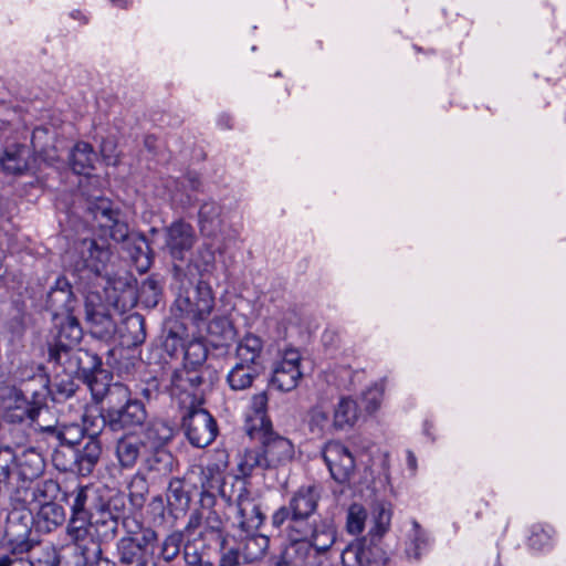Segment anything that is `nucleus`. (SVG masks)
<instances>
[{
  "instance_id": "1",
  "label": "nucleus",
  "mask_w": 566,
  "mask_h": 566,
  "mask_svg": "<svg viewBox=\"0 0 566 566\" xmlns=\"http://www.w3.org/2000/svg\"><path fill=\"white\" fill-rule=\"evenodd\" d=\"M222 499L235 510L234 524L245 533L238 538L235 551L243 564H252L261 560L269 548L270 539L262 534H250L263 523V514L244 480L235 479L230 485L223 483L220 488Z\"/></svg>"
},
{
  "instance_id": "2",
  "label": "nucleus",
  "mask_w": 566,
  "mask_h": 566,
  "mask_svg": "<svg viewBox=\"0 0 566 566\" xmlns=\"http://www.w3.org/2000/svg\"><path fill=\"white\" fill-rule=\"evenodd\" d=\"M87 210L97 222L99 229L114 241L125 242V249L139 271H146L151 259L148 244L144 238H135L129 234V228L118 209L112 207V202L102 197L88 200Z\"/></svg>"
},
{
  "instance_id": "3",
  "label": "nucleus",
  "mask_w": 566,
  "mask_h": 566,
  "mask_svg": "<svg viewBox=\"0 0 566 566\" xmlns=\"http://www.w3.org/2000/svg\"><path fill=\"white\" fill-rule=\"evenodd\" d=\"M93 397L106 403L103 418L112 430L133 429L147 419L144 403L130 397L128 387L120 382L109 384L106 388H94Z\"/></svg>"
},
{
  "instance_id": "4",
  "label": "nucleus",
  "mask_w": 566,
  "mask_h": 566,
  "mask_svg": "<svg viewBox=\"0 0 566 566\" xmlns=\"http://www.w3.org/2000/svg\"><path fill=\"white\" fill-rule=\"evenodd\" d=\"M290 546L286 555L297 564H306L316 556L327 552L336 541V526L329 518L312 521V527L302 528V533L294 534L292 528H285Z\"/></svg>"
},
{
  "instance_id": "5",
  "label": "nucleus",
  "mask_w": 566,
  "mask_h": 566,
  "mask_svg": "<svg viewBox=\"0 0 566 566\" xmlns=\"http://www.w3.org/2000/svg\"><path fill=\"white\" fill-rule=\"evenodd\" d=\"M321 493L315 485H303L291 496L289 504L281 506L272 515V525L276 528L287 523L294 534L302 533V528L312 527L310 518L316 512Z\"/></svg>"
},
{
  "instance_id": "6",
  "label": "nucleus",
  "mask_w": 566,
  "mask_h": 566,
  "mask_svg": "<svg viewBox=\"0 0 566 566\" xmlns=\"http://www.w3.org/2000/svg\"><path fill=\"white\" fill-rule=\"evenodd\" d=\"M76 253L78 260L75 262L74 268L77 272H87L104 282L103 287L105 291L111 286L114 290L117 289L116 285L120 284V282L112 279L107 270L112 252L106 243H98L94 239H84L76 245Z\"/></svg>"
},
{
  "instance_id": "7",
  "label": "nucleus",
  "mask_w": 566,
  "mask_h": 566,
  "mask_svg": "<svg viewBox=\"0 0 566 566\" xmlns=\"http://www.w3.org/2000/svg\"><path fill=\"white\" fill-rule=\"evenodd\" d=\"M34 516L27 509H14L7 517L4 532L6 551L13 555L31 552L40 545V541L32 536Z\"/></svg>"
},
{
  "instance_id": "8",
  "label": "nucleus",
  "mask_w": 566,
  "mask_h": 566,
  "mask_svg": "<svg viewBox=\"0 0 566 566\" xmlns=\"http://www.w3.org/2000/svg\"><path fill=\"white\" fill-rule=\"evenodd\" d=\"M182 429L188 441L197 448L209 446L217 437L213 417L203 408L191 405L182 417Z\"/></svg>"
},
{
  "instance_id": "9",
  "label": "nucleus",
  "mask_w": 566,
  "mask_h": 566,
  "mask_svg": "<svg viewBox=\"0 0 566 566\" xmlns=\"http://www.w3.org/2000/svg\"><path fill=\"white\" fill-rule=\"evenodd\" d=\"M176 307L193 322L207 319L214 307V296L209 283L200 280L195 289L176 300Z\"/></svg>"
},
{
  "instance_id": "10",
  "label": "nucleus",
  "mask_w": 566,
  "mask_h": 566,
  "mask_svg": "<svg viewBox=\"0 0 566 566\" xmlns=\"http://www.w3.org/2000/svg\"><path fill=\"white\" fill-rule=\"evenodd\" d=\"M125 509L124 497L120 495L103 500L91 517V526L98 541L113 539L118 530V520Z\"/></svg>"
},
{
  "instance_id": "11",
  "label": "nucleus",
  "mask_w": 566,
  "mask_h": 566,
  "mask_svg": "<svg viewBox=\"0 0 566 566\" xmlns=\"http://www.w3.org/2000/svg\"><path fill=\"white\" fill-rule=\"evenodd\" d=\"M340 558L342 566H385L387 563L382 547L367 537L348 544Z\"/></svg>"
},
{
  "instance_id": "12",
  "label": "nucleus",
  "mask_w": 566,
  "mask_h": 566,
  "mask_svg": "<svg viewBox=\"0 0 566 566\" xmlns=\"http://www.w3.org/2000/svg\"><path fill=\"white\" fill-rule=\"evenodd\" d=\"M65 531L70 543L80 552L85 563L101 555L102 549L95 541L96 535L91 526V518L71 515Z\"/></svg>"
},
{
  "instance_id": "13",
  "label": "nucleus",
  "mask_w": 566,
  "mask_h": 566,
  "mask_svg": "<svg viewBox=\"0 0 566 566\" xmlns=\"http://www.w3.org/2000/svg\"><path fill=\"white\" fill-rule=\"evenodd\" d=\"M250 438L261 442L262 452L265 458L264 463L268 464L269 469L285 465L294 457V446L292 442L273 432L272 428L262 430Z\"/></svg>"
},
{
  "instance_id": "14",
  "label": "nucleus",
  "mask_w": 566,
  "mask_h": 566,
  "mask_svg": "<svg viewBox=\"0 0 566 566\" xmlns=\"http://www.w3.org/2000/svg\"><path fill=\"white\" fill-rule=\"evenodd\" d=\"M301 359L297 349H286L282 358L273 366L271 385L280 391L295 389L303 376L300 367Z\"/></svg>"
},
{
  "instance_id": "15",
  "label": "nucleus",
  "mask_w": 566,
  "mask_h": 566,
  "mask_svg": "<svg viewBox=\"0 0 566 566\" xmlns=\"http://www.w3.org/2000/svg\"><path fill=\"white\" fill-rule=\"evenodd\" d=\"M323 458L333 479L339 483L346 482L355 469V461L349 450L337 441L326 443Z\"/></svg>"
},
{
  "instance_id": "16",
  "label": "nucleus",
  "mask_w": 566,
  "mask_h": 566,
  "mask_svg": "<svg viewBox=\"0 0 566 566\" xmlns=\"http://www.w3.org/2000/svg\"><path fill=\"white\" fill-rule=\"evenodd\" d=\"M85 318L91 333L99 338L111 335L115 325L97 293H90L85 300Z\"/></svg>"
},
{
  "instance_id": "17",
  "label": "nucleus",
  "mask_w": 566,
  "mask_h": 566,
  "mask_svg": "<svg viewBox=\"0 0 566 566\" xmlns=\"http://www.w3.org/2000/svg\"><path fill=\"white\" fill-rule=\"evenodd\" d=\"M76 300L66 279L60 277L51 287L46 297V306L52 312L53 321L61 316L72 314L75 310Z\"/></svg>"
},
{
  "instance_id": "18",
  "label": "nucleus",
  "mask_w": 566,
  "mask_h": 566,
  "mask_svg": "<svg viewBox=\"0 0 566 566\" xmlns=\"http://www.w3.org/2000/svg\"><path fill=\"white\" fill-rule=\"evenodd\" d=\"M223 530L221 516L211 509L195 510L190 513L185 532L188 535L198 534L205 537L208 534L220 536Z\"/></svg>"
},
{
  "instance_id": "19",
  "label": "nucleus",
  "mask_w": 566,
  "mask_h": 566,
  "mask_svg": "<svg viewBox=\"0 0 566 566\" xmlns=\"http://www.w3.org/2000/svg\"><path fill=\"white\" fill-rule=\"evenodd\" d=\"M196 241L193 228L184 221L174 222L166 230V247L174 259L182 260Z\"/></svg>"
},
{
  "instance_id": "20",
  "label": "nucleus",
  "mask_w": 566,
  "mask_h": 566,
  "mask_svg": "<svg viewBox=\"0 0 566 566\" xmlns=\"http://www.w3.org/2000/svg\"><path fill=\"white\" fill-rule=\"evenodd\" d=\"M35 158L27 145L12 144L6 147L0 164L8 174L22 175L34 167Z\"/></svg>"
},
{
  "instance_id": "21",
  "label": "nucleus",
  "mask_w": 566,
  "mask_h": 566,
  "mask_svg": "<svg viewBox=\"0 0 566 566\" xmlns=\"http://www.w3.org/2000/svg\"><path fill=\"white\" fill-rule=\"evenodd\" d=\"M146 453V443L135 434H126L119 438L115 446L116 459L122 469H133Z\"/></svg>"
},
{
  "instance_id": "22",
  "label": "nucleus",
  "mask_w": 566,
  "mask_h": 566,
  "mask_svg": "<svg viewBox=\"0 0 566 566\" xmlns=\"http://www.w3.org/2000/svg\"><path fill=\"white\" fill-rule=\"evenodd\" d=\"M268 402L269 397L265 391L258 392L252 396L250 410L251 415L248 416L244 430L249 437H254L262 430H269L272 422L268 417Z\"/></svg>"
},
{
  "instance_id": "23",
  "label": "nucleus",
  "mask_w": 566,
  "mask_h": 566,
  "mask_svg": "<svg viewBox=\"0 0 566 566\" xmlns=\"http://www.w3.org/2000/svg\"><path fill=\"white\" fill-rule=\"evenodd\" d=\"M78 374L75 377L83 379L91 391L94 388H106L99 379L104 377V370L101 369L102 361L99 357L84 349H78Z\"/></svg>"
},
{
  "instance_id": "24",
  "label": "nucleus",
  "mask_w": 566,
  "mask_h": 566,
  "mask_svg": "<svg viewBox=\"0 0 566 566\" xmlns=\"http://www.w3.org/2000/svg\"><path fill=\"white\" fill-rule=\"evenodd\" d=\"M69 496L72 499L70 503L71 515L91 518L93 512L97 509V504L102 503L103 499L97 494L96 490L92 486H76Z\"/></svg>"
},
{
  "instance_id": "25",
  "label": "nucleus",
  "mask_w": 566,
  "mask_h": 566,
  "mask_svg": "<svg viewBox=\"0 0 566 566\" xmlns=\"http://www.w3.org/2000/svg\"><path fill=\"white\" fill-rule=\"evenodd\" d=\"M235 359L237 363L264 370L262 339L253 334H247L237 345Z\"/></svg>"
},
{
  "instance_id": "26",
  "label": "nucleus",
  "mask_w": 566,
  "mask_h": 566,
  "mask_svg": "<svg viewBox=\"0 0 566 566\" xmlns=\"http://www.w3.org/2000/svg\"><path fill=\"white\" fill-rule=\"evenodd\" d=\"M42 412L43 410L35 408H27L23 410V415H27L30 418L38 430L51 434L60 444L73 446L77 442V436L81 434V429L77 426H64L62 428H59L55 424L44 426L38 420V417H40Z\"/></svg>"
},
{
  "instance_id": "27",
  "label": "nucleus",
  "mask_w": 566,
  "mask_h": 566,
  "mask_svg": "<svg viewBox=\"0 0 566 566\" xmlns=\"http://www.w3.org/2000/svg\"><path fill=\"white\" fill-rule=\"evenodd\" d=\"M44 470V460L34 449H25L17 455L15 473L22 481L38 479Z\"/></svg>"
},
{
  "instance_id": "28",
  "label": "nucleus",
  "mask_w": 566,
  "mask_h": 566,
  "mask_svg": "<svg viewBox=\"0 0 566 566\" xmlns=\"http://www.w3.org/2000/svg\"><path fill=\"white\" fill-rule=\"evenodd\" d=\"M57 333L53 345L77 346L83 337V331L76 316L66 314L54 321Z\"/></svg>"
},
{
  "instance_id": "29",
  "label": "nucleus",
  "mask_w": 566,
  "mask_h": 566,
  "mask_svg": "<svg viewBox=\"0 0 566 566\" xmlns=\"http://www.w3.org/2000/svg\"><path fill=\"white\" fill-rule=\"evenodd\" d=\"M65 521V511L62 505L54 502L43 503L36 515L34 523L41 532L50 533L61 526Z\"/></svg>"
},
{
  "instance_id": "30",
  "label": "nucleus",
  "mask_w": 566,
  "mask_h": 566,
  "mask_svg": "<svg viewBox=\"0 0 566 566\" xmlns=\"http://www.w3.org/2000/svg\"><path fill=\"white\" fill-rule=\"evenodd\" d=\"M78 349L77 346L52 345L49 357L63 368L66 377H75V374H78Z\"/></svg>"
},
{
  "instance_id": "31",
  "label": "nucleus",
  "mask_w": 566,
  "mask_h": 566,
  "mask_svg": "<svg viewBox=\"0 0 566 566\" xmlns=\"http://www.w3.org/2000/svg\"><path fill=\"white\" fill-rule=\"evenodd\" d=\"M144 437L147 449H163L172 439L174 428L166 420L155 419L148 423Z\"/></svg>"
},
{
  "instance_id": "32",
  "label": "nucleus",
  "mask_w": 566,
  "mask_h": 566,
  "mask_svg": "<svg viewBox=\"0 0 566 566\" xmlns=\"http://www.w3.org/2000/svg\"><path fill=\"white\" fill-rule=\"evenodd\" d=\"M143 469L150 474L154 479L166 476L171 471L172 457L164 449H147L144 455Z\"/></svg>"
},
{
  "instance_id": "33",
  "label": "nucleus",
  "mask_w": 566,
  "mask_h": 566,
  "mask_svg": "<svg viewBox=\"0 0 566 566\" xmlns=\"http://www.w3.org/2000/svg\"><path fill=\"white\" fill-rule=\"evenodd\" d=\"M262 371L263 370L256 369L255 367L235 361L227 375V382L234 391L245 390L253 385L254 380Z\"/></svg>"
},
{
  "instance_id": "34",
  "label": "nucleus",
  "mask_w": 566,
  "mask_h": 566,
  "mask_svg": "<svg viewBox=\"0 0 566 566\" xmlns=\"http://www.w3.org/2000/svg\"><path fill=\"white\" fill-rule=\"evenodd\" d=\"M359 418V409L355 400L349 397H343L334 410L333 426L343 430L352 428Z\"/></svg>"
},
{
  "instance_id": "35",
  "label": "nucleus",
  "mask_w": 566,
  "mask_h": 566,
  "mask_svg": "<svg viewBox=\"0 0 566 566\" xmlns=\"http://www.w3.org/2000/svg\"><path fill=\"white\" fill-rule=\"evenodd\" d=\"M96 155L92 146L87 143H77L70 155V165L72 170L78 175H88L93 168Z\"/></svg>"
},
{
  "instance_id": "36",
  "label": "nucleus",
  "mask_w": 566,
  "mask_h": 566,
  "mask_svg": "<svg viewBox=\"0 0 566 566\" xmlns=\"http://www.w3.org/2000/svg\"><path fill=\"white\" fill-rule=\"evenodd\" d=\"M101 453L102 447L99 441L94 437H90L76 458L78 472L82 475L90 474L98 462Z\"/></svg>"
},
{
  "instance_id": "37",
  "label": "nucleus",
  "mask_w": 566,
  "mask_h": 566,
  "mask_svg": "<svg viewBox=\"0 0 566 566\" xmlns=\"http://www.w3.org/2000/svg\"><path fill=\"white\" fill-rule=\"evenodd\" d=\"M392 511L390 504L378 502L373 509V526L369 531L371 537H382L390 527Z\"/></svg>"
},
{
  "instance_id": "38",
  "label": "nucleus",
  "mask_w": 566,
  "mask_h": 566,
  "mask_svg": "<svg viewBox=\"0 0 566 566\" xmlns=\"http://www.w3.org/2000/svg\"><path fill=\"white\" fill-rule=\"evenodd\" d=\"M220 207L213 202H205L199 210V222L201 231L211 235L213 234L221 224L220 219Z\"/></svg>"
},
{
  "instance_id": "39",
  "label": "nucleus",
  "mask_w": 566,
  "mask_h": 566,
  "mask_svg": "<svg viewBox=\"0 0 566 566\" xmlns=\"http://www.w3.org/2000/svg\"><path fill=\"white\" fill-rule=\"evenodd\" d=\"M265 458L262 451L255 449L245 450L239 458L238 470L243 476L252 475L256 470L269 469L264 463Z\"/></svg>"
},
{
  "instance_id": "40",
  "label": "nucleus",
  "mask_w": 566,
  "mask_h": 566,
  "mask_svg": "<svg viewBox=\"0 0 566 566\" xmlns=\"http://www.w3.org/2000/svg\"><path fill=\"white\" fill-rule=\"evenodd\" d=\"M185 533V531L175 530L165 536L159 545L158 554L163 560L170 563L177 558L180 554Z\"/></svg>"
},
{
  "instance_id": "41",
  "label": "nucleus",
  "mask_w": 566,
  "mask_h": 566,
  "mask_svg": "<svg viewBox=\"0 0 566 566\" xmlns=\"http://www.w3.org/2000/svg\"><path fill=\"white\" fill-rule=\"evenodd\" d=\"M429 538L417 521L412 522V531L409 534V542L406 546V554L409 558L419 559L421 554L428 549Z\"/></svg>"
},
{
  "instance_id": "42",
  "label": "nucleus",
  "mask_w": 566,
  "mask_h": 566,
  "mask_svg": "<svg viewBox=\"0 0 566 566\" xmlns=\"http://www.w3.org/2000/svg\"><path fill=\"white\" fill-rule=\"evenodd\" d=\"M190 500V493L185 489V482L177 478L170 480L167 490L168 504L185 511L189 506Z\"/></svg>"
},
{
  "instance_id": "43",
  "label": "nucleus",
  "mask_w": 566,
  "mask_h": 566,
  "mask_svg": "<svg viewBox=\"0 0 566 566\" xmlns=\"http://www.w3.org/2000/svg\"><path fill=\"white\" fill-rule=\"evenodd\" d=\"M366 520V509L358 503L352 504L347 510L346 531L353 535L361 533L364 531Z\"/></svg>"
},
{
  "instance_id": "44",
  "label": "nucleus",
  "mask_w": 566,
  "mask_h": 566,
  "mask_svg": "<svg viewBox=\"0 0 566 566\" xmlns=\"http://www.w3.org/2000/svg\"><path fill=\"white\" fill-rule=\"evenodd\" d=\"M117 551L119 560L123 564L130 565L143 558L142 552L138 549L136 544H134L133 536L122 537L117 543Z\"/></svg>"
},
{
  "instance_id": "45",
  "label": "nucleus",
  "mask_w": 566,
  "mask_h": 566,
  "mask_svg": "<svg viewBox=\"0 0 566 566\" xmlns=\"http://www.w3.org/2000/svg\"><path fill=\"white\" fill-rule=\"evenodd\" d=\"M308 428L313 434L323 436L329 426L328 412L321 406H314L308 411Z\"/></svg>"
},
{
  "instance_id": "46",
  "label": "nucleus",
  "mask_w": 566,
  "mask_h": 566,
  "mask_svg": "<svg viewBox=\"0 0 566 566\" xmlns=\"http://www.w3.org/2000/svg\"><path fill=\"white\" fill-rule=\"evenodd\" d=\"M17 454L9 446L0 444V479L8 482L15 473Z\"/></svg>"
},
{
  "instance_id": "47",
  "label": "nucleus",
  "mask_w": 566,
  "mask_h": 566,
  "mask_svg": "<svg viewBox=\"0 0 566 566\" xmlns=\"http://www.w3.org/2000/svg\"><path fill=\"white\" fill-rule=\"evenodd\" d=\"M126 331L132 333V345L142 344L146 338L144 318L139 314H133L125 318L124 322Z\"/></svg>"
},
{
  "instance_id": "48",
  "label": "nucleus",
  "mask_w": 566,
  "mask_h": 566,
  "mask_svg": "<svg viewBox=\"0 0 566 566\" xmlns=\"http://www.w3.org/2000/svg\"><path fill=\"white\" fill-rule=\"evenodd\" d=\"M555 534L553 527L536 525L532 528L528 537V544L534 549H542L549 545L553 535Z\"/></svg>"
},
{
  "instance_id": "49",
  "label": "nucleus",
  "mask_w": 566,
  "mask_h": 566,
  "mask_svg": "<svg viewBox=\"0 0 566 566\" xmlns=\"http://www.w3.org/2000/svg\"><path fill=\"white\" fill-rule=\"evenodd\" d=\"M201 382V376L195 371L177 373L175 374L172 380L174 387L176 389H180L184 392L196 390Z\"/></svg>"
},
{
  "instance_id": "50",
  "label": "nucleus",
  "mask_w": 566,
  "mask_h": 566,
  "mask_svg": "<svg viewBox=\"0 0 566 566\" xmlns=\"http://www.w3.org/2000/svg\"><path fill=\"white\" fill-rule=\"evenodd\" d=\"M159 294L160 287L155 280L147 279L142 283L139 297L147 306H156L158 303Z\"/></svg>"
},
{
  "instance_id": "51",
  "label": "nucleus",
  "mask_w": 566,
  "mask_h": 566,
  "mask_svg": "<svg viewBox=\"0 0 566 566\" xmlns=\"http://www.w3.org/2000/svg\"><path fill=\"white\" fill-rule=\"evenodd\" d=\"M133 539L134 544H136L138 549L144 555L148 547L153 546L157 542L158 534L153 528L147 527L142 530V532L138 535L133 536Z\"/></svg>"
},
{
  "instance_id": "52",
  "label": "nucleus",
  "mask_w": 566,
  "mask_h": 566,
  "mask_svg": "<svg viewBox=\"0 0 566 566\" xmlns=\"http://www.w3.org/2000/svg\"><path fill=\"white\" fill-rule=\"evenodd\" d=\"M128 488L132 496L144 499V495L148 492V485L142 470L133 475Z\"/></svg>"
},
{
  "instance_id": "53",
  "label": "nucleus",
  "mask_w": 566,
  "mask_h": 566,
  "mask_svg": "<svg viewBox=\"0 0 566 566\" xmlns=\"http://www.w3.org/2000/svg\"><path fill=\"white\" fill-rule=\"evenodd\" d=\"M381 397H382L381 387H379L378 385H375V386L368 388L363 394V400L366 402V410L368 412H374L375 410H377V408L380 405Z\"/></svg>"
},
{
  "instance_id": "54",
  "label": "nucleus",
  "mask_w": 566,
  "mask_h": 566,
  "mask_svg": "<svg viewBox=\"0 0 566 566\" xmlns=\"http://www.w3.org/2000/svg\"><path fill=\"white\" fill-rule=\"evenodd\" d=\"M0 566H33V563L7 551L4 554L0 555Z\"/></svg>"
},
{
  "instance_id": "55",
  "label": "nucleus",
  "mask_w": 566,
  "mask_h": 566,
  "mask_svg": "<svg viewBox=\"0 0 566 566\" xmlns=\"http://www.w3.org/2000/svg\"><path fill=\"white\" fill-rule=\"evenodd\" d=\"M242 563V558L234 547H230L221 554L218 566H238Z\"/></svg>"
},
{
  "instance_id": "56",
  "label": "nucleus",
  "mask_w": 566,
  "mask_h": 566,
  "mask_svg": "<svg viewBox=\"0 0 566 566\" xmlns=\"http://www.w3.org/2000/svg\"><path fill=\"white\" fill-rule=\"evenodd\" d=\"M46 134V129L45 128H41V127H38L33 130V134H32V145L34 147V149H38L40 148V153L44 156V159L45 160H49V161H54L57 159L59 156H51L50 154H48L46 150L42 149L40 147V139L42 138V135Z\"/></svg>"
},
{
  "instance_id": "57",
  "label": "nucleus",
  "mask_w": 566,
  "mask_h": 566,
  "mask_svg": "<svg viewBox=\"0 0 566 566\" xmlns=\"http://www.w3.org/2000/svg\"><path fill=\"white\" fill-rule=\"evenodd\" d=\"M73 377H66V379H62L60 382H55L56 391L65 398L71 397L76 389Z\"/></svg>"
},
{
  "instance_id": "58",
  "label": "nucleus",
  "mask_w": 566,
  "mask_h": 566,
  "mask_svg": "<svg viewBox=\"0 0 566 566\" xmlns=\"http://www.w3.org/2000/svg\"><path fill=\"white\" fill-rule=\"evenodd\" d=\"M190 545H185L184 548V558L187 565L189 566H199L201 564L202 557L196 549L191 551Z\"/></svg>"
},
{
  "instance_id": "59",
  "label": "nucleus",
  "mask_w": 566,
  "mask_h": 566,
  "mask_svg": "<svg viewBox=\"0 0 566 566\" xmlns=\"http://www.w3.org/2000/svg\"><path fill=\"white\" fill-rule=\"evenodd\" d=\"M48 558L45 560L39 559L40 566H60V555L54 547L48 546L45 548Z\"/></svg>"
},
{
  "instance_id": "60",
  "label": "nucleus",
  "mask_w": 566,
  "mask_h": 566,
  "mask_svg": "<svg viewBox=\"0 0 566 566\" xmlns=\"http://www.w3.org/2000/svg\"><path fill=\"white\" fill-rule=\"evenodd\" d=\"M27 408H32L31 406L27 405L25 407L23 408H18L17 410L19 411V413H12L10 415V418L11 420H19V421H22L24 418H28L30 419L27 415H23V410H25ZM35 409H38L36 407H34ZM41 410H43V412L41 413L40 417H38V420L40 421V423L43 424V422L41 421V417L46 415L48 413V410L46 409H43V408H40ZM44 426H48V421H44Z\"/></svg>"
},
{
  "instance_id": "61",
  "label": "nucleus",
  "mask_w": 566,
  "mask_h": 566,
  "mask_svg": "<svg viewBox=\"0 0 566 566\" xmlns=\"http://www.w3.org/2000/svg\"><path fill=\"white\" fill-rule=\"evenodd\" d=\"M44 495L51 494L52 496L54 493L59 491V484L52 480L45 481L42 484V490H40Z\"/></svg>"
},
{
  "instance_id": "62",
  "label": "nucleus",
  "mask_w": 566,
  "mask_h": 566,
  "mask_svg": "<svg viewBox=\"0 0 566 566\" xmlns=\"http://www.w3.org/2000/svg\"><path fill=\"white\" fill-rule=\"evenodd\" d=\"M112 148V144L111 143H104L103 146H102V154L105 158V160L107 161L108 165H115L117 163L116 158L108 155L107 154V150L109 149L111 150Z\"/></svg>"
},
{
  "instance_id": "63",
  "label": "nucleus",
  "mask_w": 566,
  "mask_h": 566,
  "mask_svg": "<svg viewBox=\"0 0 566 566\" xmlns=\"http://www.w3.org/2000/svg\"><path fill=\"white\" fill-rule=\"evenodd\" d=\"M95 558L96 560L92 563L90 566H113V564L108 559L102 558L99 557V555Z\"/></svg>"
},
{
  "instance_id": "64",
  "label": "nucleus",
  "mask_w": 566,
  "mask_h": 566,
  "mask_svg": "<svg viewBox=\"0 0 566 566\" xmlns=\"http://www.w3.org/2000/svg\"><path fill=\"white\" fill-rule=\"evenodd\" d=\"M407 461H408V465L409 468L415 471L416 468H417V460H416V457L412 452H408V455H407Z\"/></svg>"
}]
</instances>
